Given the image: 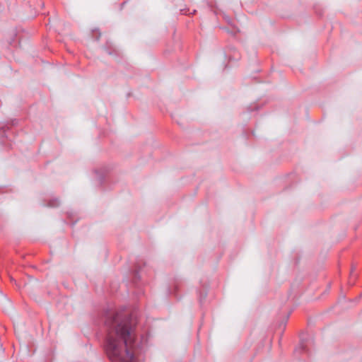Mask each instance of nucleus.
<instances>
[{
  "label": "nucleus",
  "instance_id": "f257e3e1",
  "mask_svg": "<svg viewBox=\"0 0 362 362\" xmlns=\"http://www.w3.org/2000/svg\"><path fill=\"white\" fill-rule=\"evenodd\" d=\"M108 332L105 344L107 355L112 362H136L134 347L135 322L131 317L116 313L105 320Z\"/></svg>",
  "mask_w": 362,
  "mask_h": 362
}]
</instances>
